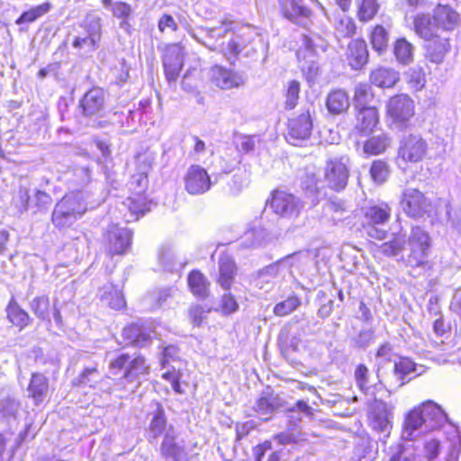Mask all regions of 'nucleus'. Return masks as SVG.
Returning <instances> with one entry per match:
<instances>
[{
	"label": "nucleus",
	"mask_w": 461,
	"mask_h": 461,
	"mask_svg": "<svg viewBox=\"0 0 461 461\" xmlns=\"http://www.w3.org/2000/svg\"><path fill=\"white\" fill-rule=\"evenodd\" d=\"M461 26V14L449 4H438L432 13L420 12L411 18V30L424 42V56L430 63L441 64L450 53L449 35Z\"/></svg>",
	"instance_id": "1"
},
{
	"label": "nucleus",
	"mask_w": 461,
	"mask_h": 461,
	"mask_svg": "<svg viewBox=\"0 0 461 461\" xmlns=\"http://www.w3.org/2000/svg\"><path fill=\"white\" fill-rule=\"evenodd\" d=\"M108 369L123 384L132 383L140 376L148 375L150 372L149 364L144 355L129 352H121L116 355L109 362Z\"/></svg>",
	"instance_id": "2"
},
{
	"label": "nucleus",
	"mask_w": 461,
	"mask_h": 461,
	"mask_svg": "<svg viewBox=\"0 0 461 461\" xmlns=\"http://www.w3.org/2000/svg\"><path fill=\"white\" fill-rule=\"evenodd\" d=\"M406 242L409 252L402 257L404 264L411 268L429 267L432 240L428 231L420 226H414Z\"/></svg>",
	"instance_id": "3"
},
{
	"label": "nucleus",
	"mask_w": 461,
	"mask_h": 461,
	"mask_svg": "<svg viewBox=\"0 0 461 461\" xmlns=\"http://www.w3.org/2000/svg\"><path fill=\"white\" fill-rule=\"evenodd\" d=\"M414 115L415 103L408 94H394L386 101L385 116L391 126L406 130Z\"/></svg>",
	"instance_id": "4"
},
{
	"label": "nucleus",
	"mask_w": 461,
	"mask_h": 461,
	"mask_svg": "<svg viewBox=\"0 0 461 461\" xmlns=\"http://www.w3.org/2000/svg\"><path fill=\"white\" fill-rule=\"evenodd\" d=\"M348 162L346 156L332 157L325 161L323 182L328 190L336 194L346 190L350 177Z\"/></svg>",
	"instance_id": "5"
},
{
	"label": "nucleus",
	"mask_w": 461,
	"mask_h": 461,
	"mask_svg": "<svg viewBox=\"0 0 461 461\" xmlns=\"http://www.w3.org/2000/svg\"><path fill=\"white\" fill-rule=\"evenodd\" d=\"M132 230L110 224L103 232V247L107 257H123L129 253L132 246Z\"/></svg>",
	"instance_id": "6"
},
{
	"label": "nucleus",
	"mask_w": 461,
	"mask_h": 461,
	"mask_svg": "<svg viewBox=\"0 0 461 461\" xmlns=\"http://www.w3.org/2000/svg\"><path fill=\"white\" fill-rule=\"evenodd\" d=\"M313 118L310 109H303L297 115L287 120L285 140L293 146L302 147L312 134Z\"/></svg>",
	"instance_id": "7"
},
{
	"label": "nucleus",
	"mask_w": 461,
	"mask_h": 461,
	"mask_svg": "<svg viewBox=\"0 0 461 461\" xmlns=\"http://www.w3.org/2000/svg\"><path fill=\"white\" fill-rule=\"evenodd\" d=\"M267 205L275 215L285 219H296L302 212L303 203L294 194L276 188L270 192Z\"/></svg>",
	"instance_id": "8"
},
{
	"label": "nucleus",
	"mask_w": 461,
	"mask_h": 461,
	"mask_svg": "<svg viewBox=\"0 0 461 461\" xmlns=\"http://www.w3.org/2000/svg\"><path fill=\"white\" fill-rule=\"evenodd\" d=\"M185 54V47L181 41L167 43L164 46L161 59L164 75L169 84L178 79L184 68Z\"/></svg>",
	"instance_id": "9"
},
{
	"label": "nucleus",
	"mask_w": 461,
	"mask_h": 461,
	"mask_svg": "<svg viewBox=\"0 0 461 461\" xmlns=\"http://www.w3.org/2000/svg\"><path fill=\"white\" fill-rule=\"evenodd\" d=\"M428 150V143L420 135L410 134L400 142L397 157L404 163L415 164L426 158Z\"/></svg>",
	"instance_id": "10"
},
{
	"label": "nucleus",
	"mask_w": 461,
	"mask_h": 461,
	"mask_svg": "<svg viewBox=\"0 0 461 461\" xmlns=\"http://www.w3.org/2000/svg\"><path fill=\"white\" fill-rule=\"evenodd\" d=\"M105 93L102 87L93 86L79 99L78 109L84 117L99 118L105 113Z\"/></svg>",
	"instance_id": "11"
},
{
	"label": "nucleus",
	"mask_w": 461,
	"mask_h": 461,
	"mask_svg": "<svg viewBox=\"0 0 461 461\" xmlns=\"http://www.w3.org/2000/svg\"><path fill=\"white\" fill-rule=\"evenodd\" d=\"M400 204L404 213L411 218L422 217L430 207V202L417 188H406L402 191Z\"/></svg>",
	"instance_id": "12"
},
{
	"label": "nucleus",
	"mask_w": 461,
	"mask_h": 461,
	"mask_svg": "<svg viewBox=\"0 0 461 461\" xmlns=\"http://www.w3.org/2000/svg\"><path fill=\"white\" fill-rule=\"evenodd\" d=\"M185 191L192 195L202 194L210 190L212 186L211 176L207 170L200 165H191L185 176Z\"/></svg>",
	"instance_id": "13"
},
{
	"label": "nucleus",
	"mask_w": 461,
	"mask_h": 461,
	"mask_svg": "<svg viewBox=\"0 0 461 461\" xmlns=\"http://www.w3.org/2000/svg\"><path fill=\"white\" fill-rule=\"evenodd\" d=\"M354 130L357 135L366 137L371 135L380 123V113L377 106H368L354 109Z\"/></svg>",
	"instance_id": "14"
},
{
	"label": "nucleus",
	"mask_w": 461,
	"mask_h": 461,
	"mask_svg": "<svg viewBox=\"0 0 461 461\" xmlns=\"http://www.w3.org/2000/svg\"><path fill=\"white\" fill-rule=\"evenodd\" d=\"M369 50L363 38L352 39L347 45L344 59L353 70H362L369 62Z\"/></svg>",
	"instance_id": "15"
},
{
	"label": "nucleus",
	"mask_w": 461,
	"mask_h": 461,
	"mask_svg": "<svg viewBox=\"0 0 461 461\" xmlns=\"http://www.w3.org/2000/svg\"><path fill=\"white\" fill-rule=\"evenodd\" d=\"M210 81L221 90L238 88L243 84L241 76L233 69L215 64L209 70Z\"/></svg>",
	"instance_id": "16"
},
{
	"label": "nucleus",
	"mask_w": 461,
	"mask_h": 461,
	"mask_svg": "<svg viewBox=\"0 0 461 461\" xmlns=\"http://www.w3.org/2000/svg\"><path fill=\"white\" fill-rule=\"evenodd\" d=\"M49 378L41 372H32L26 391L34 406L45 405L49 402Z\"/></svg>",
	"instance_id": "17"
},
{
	"label": "nucleus",
	"mask_w": 461,
	"mask_h": 461,
	"mask_svg": "<svg viewBox=\"0 0 461 461\" xmlns=\"http://www.w3.org/2000/svg\"><path fill=\"white\" fill-rule=\"evenodd\" d=\"M367 419L374 429L386 430L392 423L391 408L386 402L375 399L368 405Z\"/></svg>",
	"instance_id": "18"
},
{
	"label": "nucleus",
	"mask_w": 461,
	"mask_h": 461,
	"mask_svg": "<svg viewBox=\"0 0 461 461\" xmlns=\"http://www.w3.org/2000/svg\"><path fill=\"white\" fill-rule=\"evenodd\" d=\"M392 215L391 206L382 202L376 204H371L363 209V217L365 222L362 224L364 229H374L377 225H384L389 221Z\"/></svg>",
	"instance_id": "19"
},
{
	"label": "nucleus",
	"mask_w": 461,
	"mask_h": 461,
	"mask_svg": "<svg viewBox=\"0 0 461 461\" xmlns=\"http://www.w3.org/2000/svg\"><path fill=\"white\" fill-rule=\"evenodd\" d=\"M122 337L129 346L134 348L146 347L153 338L151 333L140 322L126 324L122 330Z\"/></svg>",
	"instance_id": "20"
},
{
	"label": "nucleus",
	"mask_w": 461,
	"mask_h": 461,
	"mask_svg": "<svg viewBox=\"0 0 461 461\" xmlns=\"http://www.w3.org/2000/svg\"><path fill=\"white\" fill-rule=\"evenodd\" d=\"M238 274V267L233 258L223 256L218 261V275L216 284L224 291H230L235 282Z\"/></svg>",
	"instance_id": "21"
},
{
	"label": "nucleus",
	"mask_w": 461,
	"mask_h": 461,
	"mask_svg": "<svg viewBox=\"0 0 461 461\" xmlns=\"http://www.w3.org/2000/svg\"><path fill=\"white\" fill-rule=\"evenodd\" d=\"M369 83L382 89L393 88L400 81V74L393 68L378 66L371 69Z\"/></svg>",
	"instance_id": "22"
},
{
	"label": "nucleus",
	"mask_w": 461,
	"mask_h": 461,
	"mask_svg": "<svg viewBox=\"0 0 461 461\" xmlns=\"http://www.w3.org/2000/svg\"><path fill=\"white\" fill-rule=\"evenodd\" d=\"M6 319L13 328L22 331L32 325V318L22 308L14 297H11L5 307Z\"/></svg>",
	"instance_id": "23"
},
{
	"label": "nucleus",
	"mask_w": 461,
	"mask_h": 461,
	"mask_svg": "<svg viewBox=\"0 0 461 461\" xmlns=\"http://www.w3.org/2000/svg\"><path fill=\"white\" fill-rule=\"evenodd\" d=\"M61 209L69 212L76 221L81 218L87 211V205L80 191L67 193L57 203Z\"/></svg>",
	"instance_id": "24"
},
{
	"label": "nucleus",
	"mask_w": 461,
	"mask_h": 461,
	"mask_svg": "<svg viewBox=\"0 0 461 461\" xmlns=\"http://www.w3.org/2000/svg\"><path fill=\"white\" fill-rule=\"evenodd\" d=\"M186 283L195 298L204 300L211 295V283L200 269H192L187 275Z\"/></svg>",
	"instance_id": "25"
},
{
	"label": "nucleus",
	"mask_w": 461,
	"mask_h": 461,
	"mask_svg": "<svg viewBox=\"0 0 461 461\" xmlns=\"http://www.w3.org/2000/svg\"><path fill=\"white\" fill-rule=\"evenodd\" d=\"M278 3L283 16L294 23L312 16V10L303 0H278Z\"/></svg>",
	"instance_id": "26"
},
{
	"label": "nucleus",
	"mask_w": 461,
	"mask_h": 461,
	"mask_svg": "<svg viewBox=\"0 0 461 461\" xmlns=\"http://www.w3.org/2000/svg\"><path fill=\"white\" fill-rule=\"evenodd\" d=\"M325 105L332 115H340L348 113L350 107L348 93L342 88L331 89L326 96Z\"/></svg>",
	"instance_id": "27"
},
{
	"label": "nucleus",
	"mask_w": 461,
	"mask_h": 461,
	"mask_svg": "<svg viewBox=\"0 0 461 461\" xmlns=\"http://www.w3.org/2000/svg\"><path fill=\"white\" fill-rule=\"evenodd\" d=\"M285 406V401L278 393L268 391L260 393L255 402L254 411L258 415H270Z\"/></svg>",
	"instance_id": "28"
},
{
	"label": "nucleus",
	"mask_w": 461,
	"mask_h": 461,
	"mask_svg": "<svg viewBox=\"0 0 461 461\" xmlns=\"http://www.w3.org/2000/svg\"><path fill=\"white\" fill-rule=\"evenodd\" d=\"M99 299L113 311L126 308L127 303L122 289L113 284L104 285L99 289Z\"/></svg>",
	"instance_id": "29"
},
{
	"label": "nucleus",
	"mask_w": 461,
	"mask_h": 461,
	"mask_svg": "<svg viewBox=\"0 0 461 461\" xmlns=\"http://www.w3.org/2000/svg\"><path fill=\"white\" fill-rule=\"evenodd\" d=\"M160 453L164 458L172 459L173 461H182L186 456L185 447L177 441L176 435L169 433L163 437L160 444Z\"/></svg>",
	"instance_id": "30"
},
{
	"label": "nucleus",
	"mask_w": 461,
	"mask_h": 461,
	"mask_svg": "<svg viewBox=\"0 0 461 461\" xmlns=\"http://www.w3.org/2000/svg\"><path fill=\"white\" fill-rule=\"evenodd\" d=\"M123 204L131 214V219L129 221L139 219L149 210L147 194L141 192L130 193Z\"/></svg>",
	"instance_id": "31"
},
{
	"label": "nucleus",
	"mask_w": 461,
	"mask_h": 461,
	"mask_svg": "<svg viewBox=\"0 0 461 461\" xmlns=\"http://www.w3.org/2000/svg\"><path fill=\"white\" fill-rule=\"evenodd\" d=\"M424 425L433 429L439 426L446 419V414L439 405L432 401L420 403Z\"/></svg>",
	"instance_id": "32"
},
{
	"label": "nucleus",
	"mask_w": 461,
	"mask_h": 461,
	"mask_svg": "<svg viewBox=\"0 0 461 461\" xmlns=\"http://www.w3.org/2000/svg\"><path fill=\"white\" fill-rule=\"evenodd\" d=\"M354 377L358 389L365 393H369L374 391L379 380L374 377L365 364L357 365L354 371Z\"/></svg>",
	"instance_id": "33"
},
{
	"label": "nucleus",
	"mask_w": 461,
	"mask_h": 461,
	"mask_svg": "<svg viewBox=\"0 0 461 461\" xmlns=\"http://www.w3.org/2000/svg\"><path fill=\"white\" fill-rule=\"evenodd\" d=\"M167 428V418L166 411L160 403H158L154 411L150 421L149 423L148 430L149 433V440H153L164 434Z\"/></svg>",
	"instance_id": "34"
},
{
	"label": "nucleus",
	"mask_w": 461,
	"mask_h": 461,
	"mask_svg": "<svg viewBox=\"0 0 461 461\" xmlns=\"http://www.w3.org/2000/svg\"><path fill=\"white\" fill-rule=\"evenodd\" d=\"M369 42L372 49L379 55L385 52L388 48L389 34L382 24H375L369 30Z\"/></svg>",
	"instance_id": "35"
},
{
	"label": "nucleus",
	"mask_w": 461,
	"mask_h": 461,
	"mask_svg": "<svg viewBox=\"0 0 461 461\" xmlns=\"http://www.w3.org/2000/svg\"><path fill=\"white\" fill-rule=\"evenodd\" d=\"M391 144L387 133H381L367 138L363 144V151L367 156H377L386 151Z\"/></svg>",
	"instance_id": "36"
},
{
	"label": "nucleus",
	"mask_w": 461,
	"mask_h": 461,
	"mask_svg": "<svg viewBox=\"0 0 461 461\" xmlns=\"http://www.w3.org/2000/svg\"><path fill=\"white\" fill-rule=\"evenodd\" d=\"M301 94V82L296 79L289 80L284 86V108L286 111L294 110L299 103Z\"/></svg>",
	"instance_id": "37"
},
{
	"label": "nucleus",
	"mask_w": 461,
	"mask_h": 461,
	"mask_svg": "<svg viewBox=\"0 0 461 461\" xmlns=\"http://www.w3.org/2000/svg\"><path fill=\"white\" fill-rule=\"evenodd\" d=\"M356 15L359 22L368 23L377 15L380 5L377 0H357Z\"/></svg>",
	"instance_id": "38"
},
{
	"label": "nucleus",
	"mask_w": 461,
	"mask_h": 461,
	"mask_svg": "<svg viewBox=\"0 0 461 461\" xmlns=\"http://www.w3.org/2000/svg\"><path fill=\"white\" fill-rule=\"evenodd\" d=\"M333 27L339 38H352L357 33V25L355 20L348 15H341L336 18Z\"/></svg>",
	"instance_id": "39"
},
{
	"label": "nucleus",
	"mask_w": 461,
	"mask_h": 461,
	"mask_svg": "<svg viewBox=\"0 0 461 461\" xmlns=\"http://www.w3.org/2000/svg\"><path fill=\"white\" fill-rule=\"evenodd\" d=\"M51 7L52 5L50 2H44L32 6L21 14V15L15 20V24L22 25L34 23L39 18L49 13Z\"/></svg>",
	"instance_id": "40"
},
{
	"label": "nucleus",
	"mask_w": 461,
	"mask_h": 461,
	"mask_svg": "<svg viewBox=\"0 0 461 461\" xmlns=\"http://www.w3.org/2000/svg\"><path fill=\"white\" fill-rule=\"evenodd\" d=\"M370 83L357 84L353 92L354 109L368 107L367 104L375 97L374 90Z\"/></svg>",
	"instance_id": "41"
},
{
	"label": "nucleus",
	"mask_w": 461,
	"mask_h": 461,
	"mask_svg": "<svg viewBox=\"0 0 461 461\" xmlns=\"http://www.w3.org/2000/svg\"><path fill=\"white\" fill-rule=\"evenodd\" d=\"M393 54L399 63L408 65L413 60V46L405 38H399L393 43Z\"/></svg>",
	"instance_id": "42"
},
{
	"label": "nucleus",
	"mask_w": 461,
	"mask_h": 461,
	"mask_svg": "<svg viewBox=\"0 0 461 461\" xmlns=\"http://www.w3.org/2000/svg\"><path fill=\"white\" fill-rule=\"evenodd\" d=\"M302 305V299L297 294H291L286 299L277 303L273 309L276 316L285 317L291 314Z\"/></svg>",
	"instance_id": "43"
},
{
	"label": "nucleus",
	"mask_w": 461,
	"mask_h": 461,
	"mask_svg": "<svg viewBox=\"0 0 461 461\" xmlns=\"http://www.w3.org/2000/svg\"><path fill=\"white\" fill-rule=\"evenodd\" d=\"M31 310L33 314L42 320L50 322V313L51 310L50 301L48 295L42 294L36 296L31 303Z\"/></svg>",
	"instance_id": "44"
},
{
	"label": "nucleus",
	"mask_w": 461,
	"mask_h": 461,
	"mask_svg": "<svg viewBox=\"0 0 461 461\" xmlns=\"http://www.w3.org/2000/svg\"><path fill=\"white\" fill-rule=\"evenodd\" d=\"M87 36L85 38L75 37L72 41V46L75 49H80L84 44L89 45L92 49H96L98 42L101 40L102 29L99 23L95 27L86 29Z\"/></svg>",
	"instance_id": "45"
},
{
	"label": "nucleus",
	"mask_w": 461,
	"mask_h": 461,
	"mask_svg": "<svg viewBox=\"0 0 461 461\" xmlns=\"http://www.w3.org/2000/svg\"><path fill=\"white\" fill-rule=\"evenodd\" d=\"M75 221L76 220L70 216L69 212L56 203L51 214V222L57 229L66 230L71 227Z\"/></svg>",
	"instance_id": "46"
},
{
	"label": "nucleus",
	"mask_w": 461,
	"mask_h": 461,
	"mask_svg": "<svg viewBox=\"0 0 461 461\" xmlns=\"http://www.w3.org/2000/svg\"><path fill=\"white\" fill-rule=\"evenodd\" d=\"M405 243L401 236L394 235L390 240L381 244L380 251L384 257H395L402 251Z\"/></svg>",
	"instance_id": "47"
},
{
	"label": "nucleus",
	"mask_w": 461,
	"mask_h": 461,
	"mask_svg": "<svg viewBox=\"0 0 461 461\" xmlns=\"http://www.w3.org/2000/svg\"><path fill=\"white\" fill-rule=\"evenodd\" d=\"M406 82L413 91L421 90L426 83L423 68L420 67L409 68L406 72Z\"/></svg>",
	"instance_id": "48"
},
{
	"label": "nucleus",
	"mask_w": 461,
	"mask_h": 461,
	"mask_svg": "<svg viewBox=\"0 0 461 461\" xmlns=\"http://www.w3.org/2000/svg\"><path fill=\"white\" fill-rule=\"evenodd\" d=\"M389 166L383 159H375L372 162L369 169L372 179L377 183H384L389 176Z\"/></svg>",
	"instance_id": "49"
},
{
	"label": "nucleus",
	"mask_w": 461,
	"mask_h": 461,
	"mask_svg": "<svg viewBox=\"0 0 461 461\" xmlns=\"http://www.w3.org/2000/svg\"><path fill=\"white\" fill-rule=\"evenodd\" d=\"M211 312V309H204L200 304H194L188 309V319L193 327L199 328L205 321L206 314Z\"/></svg>",
	"instance_id": "50"
},
{
	"label": "nucleus",
	"mask_w": 461,
	"mask_h": 461,
	"mask_svg": "<svg viewBox=\"0 0 461 461\" xmlns=\"http://www.w3.org/2000/svg\"><path fill=\"white\" fill-rule=\"evenodd\" d=\"M415 370L416 364L410 357H401L394 362L393 372L402 380Z\"/></svg>",
	"instance_id": "51"
},
{
	"label": "nucleus",
	"mask_w": 461,
	"mask_h": 461,
	"mask_svg": "<svg viewBox=\"0 0 461 461\" xmlns=\"http://www.w3.org/2000/svg\"><path fill=\"white\" fill-rule=\"evenodd\" d=\"M149 185L148 174L145 172H138L133 174L129 180L130 193L141 192L146 194Z\"/></svg>",
	"instance_id": "52"
},
{
	"label": "nucleus",
	"mask_w": 461,
	"mask_h": 461,
	"mask_svg": "<svg viewBox=\"0 0 461 461\" xmlns=\"http://www.w3.org/2000/svg\"><path fill=\"white\" fill-rule=\"evenodd\" d=\"M424 425L420 404L411 409L405 418V427L414 430Z\"/></svg>",
	"instance_id": "53"
},
{
	"label": "nucleus",
	"mask_w": 461,
	"mask_h": 461,
	"mask_svg": "<svg viewBox=\"0 0 461 461\" xmlns=\"http://www.w3.org/2000/svg\"><path fill=\"white\" fill-rule=\"evenodd\" d=\"M257 429V423L253 420L238 421L235 423V442L240 443Z\"/></svg>",
	"instance_id": "54"
},
{
	"label": "nucleus",
	"mask_w": 461,
	"mask_h": 461,
	"mask_svg": "<svg viewBox=\"0 0 461 461\" xmlns=\"http://www.w3.org/2000/svg\"><path fill=\"white\" fill-rule=\"evenodd\" d=\"M246 47L244 42H240L238 39H230L227 46L221 50L223 56L229 60H235L238 59L241 51Z\"/></svg>",
	"instance_id": "55"
},
{
	"label": "nucleus",
	"mask_w": 461,
	"mask_h": 461,
	"mask_svg": "<svg viewBox=\"0 0 461 461\" xmlns=\"http://www.w3.org/2000/svg\"><path fill=\"white\" fill-rule=\"evenodd\" d=\"M239 309V303L232 294L229 291L222 294L219 305V311L223 315H230L236 312Z\"/></svg>",
	"instance_id": "56"
},
{
	"label": "nucleus",
	"mask_w": 461,
	"mask_h": 461,
	"mask_svg": "<svg viewBox=\"0 0 461 461\" xmlns=\"http://www.w3.org/2000/svg\"><path fill=\"white\" fill-rule=\"evenodd\" d=\"M181 373L179 370H176L175 367L164 372L162 374V378L171 384L172 389L176 393L182 394L185 393V390L182 389L180 379Z\"/></svg>",
	"instance_id": "57"
},
{
	"label": "nucleus",
	"mask_w": 461,
	"mask_h": 461,
	"mask_svg": "<svg viewBox=\"0 0 461 461\" xmlns=\"http://www.w3.org/2000/svg\"><path fill=\"white\" fill-rule=\"evenodd\" d=\"M113 84L123 86L130 77V67L125 61L121 62L118 66L113 68Z\"/></svg>",
	"instance_id": "58"
},
{
	"label": "nucleus",
	"mask_w": 461,
	"mask_h": 461,
	"mask_svg": "<svg viewBox=\"0 0 461 461\" xmlns=\"http://www.w3.org/2000/svg\"><path fill=\"white\" fill-rule=\"evenodd\" d=\"M51 203L52 198L47 192L41 190L35 192L32 204L36 208L35 212L46 211Z\"/></svg>",
	"instance_id": "59"
},
{
	"label": "nucleus",
	"mask_w": 461,
	"mask_h": 461,
	"mask_svg": "<svg viewBox=\"0 0 461 461\" xmlns=\"http://www.w3.org/2000/svg\"><path fill=\"white\" fill-rule=\"evenodd\" d=\"M113 14L118 19H121L122 23H127L128 19L131 14V5L122 1L115 2L113 8Z\"/></svg>",
	"instance_id": "60"
},
{
	"label": "nucleus",
	"mask_w": 461,
	"mask_h": 461,
	"mask_svg": "<svg viewBox=\"0 0 461 461\" xmlns=\"http://www.w3.org/2000/svg\"><path fill=\"white\" fill-rule=\"evenodd\" d=\"M301 433L294 434L292 431H282L273 436V439L279 445L297 444L300 441Z\"/></svg>",
	"instance_id": "61"
},
{
	"label": "nucleus",
	"mask_w": 461,
	"mask_h": 461,
	"mask_svg": "<svg viewBox=\"0 0 461 461\" xmlns=\"http://www.w3.org/2000/svg\"><path fill=\"white\" fill-rule=\"evenodd\" d=\"M158 29L160 33H164L167 29L176 32L178 24L171 14H163L158 21Z\"/></svg>",
	"instance_id": "62"
},
{
	"label": "nucleus",
	"mask_w": 461,
	"mask_h": 461,
	"mask_svg": "<svg viewBox=\"0 0 461 461\" xmlns=\"http://www.w3.org/2000/svg\"><path fill=\"white\" fill-rule=\"evenodd\" d=\"M255 137L252 135L241 136L239 143L237 144V149L240 153L248 154L255 149Z\"/></svg>",
	"instance_id": "63"
},
{
	"label": "nucleus",
	"mask_w": 461,
	"mask_h": 461,
	"mask_svg": "<svg viewBox=\"0 0 461 461\" xmlns=\"http://www.w3.org/2000/svg\"><path fill=\"white\" fill-rule=\"evenodd\" d=\"M273 447L272 442L267 439L261 443H258L252 448L253 456L255 461H262L266 452L271 450Z\"/></svg>",
	"instance_id": "64"
}]
</instances>
